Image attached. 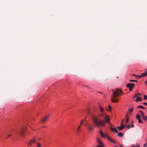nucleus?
Here are the masks:
<instances>
[{
    "instance_id": "nucleus-32",
    "label": "nucleus",
    "mask_w": 147,
    "mask_h": 147,
    "mask_svg": "<svg viewBox=\"0 0 147 147\" xmlns=\"http://www.w3.org/2000/svg\"><path fill=\"white\" fill-rule=\"evenodd\" d=\"M147 145V144L146 143H145L144 144V146H143V147H146V146Z\"/></svg>"
},
{
    "instance_id": "nucleus-18",
    "label": "nucleus",
    "mask_w": 147,
    "mask_h": 147,
    "mask_svg": "<svg viewBox=\"0 0 147 147\" xmlns=\"http://www.w3.org/2000/svg\"><path fill=\"white\" fill-rule=\"evenodd\" d=\"M141 94L140 93H138L136 94H135V95L134 96H133V98H137L138 97V96H140L141 95Z\"/></svg>"
},
{
    "instance_id": "nucleus-29",
    "label": "nucleus",
    "mask_w": 147,
    "mask_h": 147,
    "mask_svg": "<svg viewBox=\"0 0 147 147\" xmlns=\"http://www.w3.org/2000/svg\"><path fill=\"white\" fill-rule=\"evenodd\" d=\"M140 112L141 113V114L142 115V116H143L144 115V114L142 111L141 110L140 111Z\"/></svg>"
},
{
    "instance_id": "nucleus-49",
    "label": "nucleus",
    "mask_w": 147,
    "mask_h": 147,
    "mask_svg": "<svg viewBox=\"0 0 147 147\" xmlns=\"http://www.w3.org/2000/svg\"><path fill=\"white\" fill-rule=\"evenodd\" d=\"M146 139L147 140V138H146Z\"/></svg>"
},
{
    "instance_id": "nucleus-16",
    "label": "nucleus",
    "mask_w": 147,
    "mask_h": 147,
    "mask_svg": "<svg viewBox=\"0 0 147 147\" xmlns=\"http://www.w3.org/2000/svg\"><path fill=\"white\" fill-rule=\"evenodd\" d=\"M137 98L136 100V101H141L142 100V98H141L138 97Z\"/></svg>"
},
{
    "instance_id": "nucleus-20",
    "label": "nucleus",
    "mask_w": 147,
    "mask_h": 147,
    "mask_svg": "<svg viewBox=\"0 0 147 147\" xmlns=\"http://www.w3.org/2000/svg\"><path fill=\"white\" fill-rule=\"evenodd\" d=\"M142 77H144L146 76H147V73H143L142 74H141Z\"/></svg>"
},
{
    "instance_id": "nucleus-5",
    "label": "nucleus",
    "mask_w": 147,
    "mask_h": 147,
    "mask_svg": "<svg viewBox=\"0 0 147 147\" xmlns=\"http://www.w3.org/2000/svg\"><path fill=\"white\" fill-rule=\"evenodd\" d=\"M97 142L99 144V145L97 146V147H105L103 144L101 142L100 139H98Z\"/></svg>"
},
{
    "instance_id": "nucleus-37",
    "label": "nucleus",
    "mask_w": 147,
    "mask_h": 147,
    "mask_svg": "<svg viewBox=\"0 0 147 147\" xmlns=\"http://www.w3.org/2000/svg\"><path fill=\"white\" fill-rule=\"evenodd\" d=\"M104 115L103 114H101L99 115L100 117H103V116Z\"/></svg>"
},
{
    "instance_id": "nucleus-22",
    "label": "nucleus",
    "mask_w": 147,
    "mask_h": 147,
    "mask_svg": "<svg viewBox=\"0 0 147 147\" xmlns=\"http://www.w3.org/2000/svg\"><path fill=\"white\" fill-rule=\"evenodd\" d=\"M143 119L144 120L146 121L147 120V116L143 115Z\"/></svg>"
},
{
    "instance_id": "nucleus-30",
    "label": "nucleus",
    "mask_w": 147,
    "mask_h": 147,
    "mask_svg": "<svg viewBox=\"0 0 147 147\" xmlns=\"http://www.w3.org/2000/svg\"><path fill=\"white\" fill-rule=\"evenodd\" d=\"M32 142L30 141L29 142V143L28 144V146H31V145Z\"/></svg>"
},
{
    "instance_id": "nucleus-42",
    "label": "nucleus",
    "mask_w": 147,
    "mask_h": 147,
    "mask_svg": "<svg viewBox=\"0 0 147 147\" xmlns=\"http://www.w3.org/2000/svg\"><path fill=\"white\" fill-rule=\"evenodd\" d=\"M145 71L146 73H147V69H146Z\"/></svg>"
},
{
    "instance_id": "nucleus-43",
    "label": "nucleus",
    "mask_w": 147,
    "mask_h": 147,
    "mask_svg": "<svg viewBox=\"0 0 147 147\" xmlns=\"http://www.w3.org/2000/svg\"><path fill=\"white\" fill-rule=\"evenodd\" d=\"M133 121H131V123H133Z\"/></svg>"
},
{
    "instance_id": "nucleus-46",
    "label": "nucleus",
    "mask_w": 147,
    "mask_h": 147,
    "mask_svg": "<svg viewBox=\"0 0 147 147\" xmlns=\"http://www.w3.org/2000/svg\"><path fill=\"white\" fill-rule=\"evenodd\" d=\"M40 139H41V138H39V139H38V140H40Z\"/></svg>"
},
{
    "instance_id": "nucleus-23",
    "label": "nucleus",
    "mask_w": 147,
    "mask_h": 147,
    "mask_svg": "<svg viewBox=\"0 0 147 147\" xmlns=\"http://www.w3.org/2000/svg\"><path fill=\"white\" fill-rule=\"evenodd\" d=\"M30 141L32 143H35L36 142V140L34 138L33 139L31 140Z\"/></svg>"
},
{
    "instance_id": "nucleus-3",
    "label": "nucleus",
    "mask_w": 147,
    "mask_h": 147,
    "mask_svg": "<svg viewBox=\"0 0 147 147\" xmlns=\"http://www.w3.org/2000/svg\"><path fill=\"white\" fill-rule=\"evenodd\" d=\"M135 85L134 83H128L126 85V87L129 88L130 91H131Z\"/></svg>"
},
{
    "instance_id": "nucleus-45",
    "label": "nucleus",
    "mask_w": 147,
    "mask_h": 147,
    "mask_svg": "<svg viewBox=\"0 0 147 147\" xmlns=\"http://www.w3.org/2000/svg\"><path fill=\"white\" fill-rule=\"evenodd\" d=\"M145 83H146V84H147V81H146V82Z\"/></svg>"
},
{
    "instance_id": "nucleus-21",
    "label": "nucleus",
    "mask_w": 147,
    "mask_h": 147,
    "mask_svg": "<svg viewBox=\"0 0 147 147\" xmlns=\"http://www.w3.org/2000/svg\"><path fill=\"white\" fill-rule=\"evenodd\" d=\"M133 109L132 107H131L130 109H129V113L130 114V112H132L133 111Z\"/></svg>"
},
{
    "instance_id": "nucleus-27",
    "label": "nucleus",
    "mask_w": 147,
    "mask_h": 147,
    "mask_svg": "<svg viewBox=\"0 0 147 147\" xmlns=\"http://www.w3.org/2000/svg\"><path fill=\"white\" fill-rule=\"evenodd\" d=\"M129 81L130 82H137L138 81L137 80H129Z\"/></svg>"
},
{
    "instance_id": "nucleus-19",
    "label": "nucleus",
    "mask_w": 147,
    "mask_h": 147,
    "mask_svg": "<svg viewBox=\"0 0 147 147\" xmlns=\"http://www.w3.org/2000/svg\"><path fill=\"white\" fill-rule=\"evenodd\" d=\"M117 133H118V136L120 137H121L123 136V134H122V133L121 132H120L119 133H118V132Z\"/></svg>"
},
{
    "instance_id": "nucleus-17",
    "label": "nucleus",
    "mask_w": 147,
    "mask_h": 147,
    "mask_svg": "<svg viewBox=\"0 0 147 147\" xmlns=\"http://www.w3.org/2000/svg\"><path fill=\"white\" fill-rule=\"evenodd\" d=\"M86 118H87V117H86V118H85L84 119H83V120H82L81 121V123H80V125H81H81H82V124H83V122H84V121H85V120H86Z\"/></svg>"
},
{
    "instance_id": "nucleus-39",
    "label": "nucleus",
    "mask_w": 147,
    "mask_h": 147,
    "mask_svg": "<svg viewBox=\"0 0 147 147\" xmlns=\"http://www.w3.org/2000/svg\"><path fill=\"white\" fill-rule=\"evenodd\" d=\"M132 75L133 76H135V77H137V75H135V74H132Z\"/></svg>"
},
{
    "instance_id": "nucleus-35",
    "label": "nucleus",
    "mask_w": 147,
    "mask_h": 147,
    "mask_svg": "<svg viewBox=\"0 0 147 147\" xmlns=\"http://www.w3.org/2000/svg\"><path fill=\"white\" fill-rule=\"evenodd\" d=\"M109 111H110L111 109V107L110 105H109Z\"/></svg>"
},
{
    "instance_id": "nucleus-6",
    "label": "nucleus",
    "mask_w": 147,
    "mask_h": 147,
    "mask_svg": "<svg viewBox=\"0 0 147 147\" xmlns=\"http://www.w3.org/2000/svg\"><path fill=\"white\" fill-rule=\"evenodd\" d=\"M49 115H47L41 119V122L42 123H45L46 122L48 119H49Z\"/></svg>"
},
{
    "instance_id": "nucleus-4",
    "label": "nucleus",
    "mask_w": 147,
    "mask_h": 147,
    "mask_svg": "<svg viewBox=\"0 0 147 147\" xmlns=\"http://www.w3.org/2000/svg\"><path fill=\"white\" fill-rule=\"evenodd\" d=\"M86 125L87 126L86 128L89 132H91L94 130V128L92 125L89 124H86Z\"/></svg>"
},
{
    "instance_id": "nucleus-11",
    "label": "nucleus",
    "mask_w": 147,
    "mask_h": 147,
    "mask_svg": "<svg viewBox=\"0 0 147 147\" xmlns=\"http://www.w3.org/2000/svg\"><path fill=\"white\" fill-rule=\"evenodd\" d=\"M140 116L138 115H137L136 116V118L138 119V122L139 123H142V121L140 119Z\"/></svg>"
},
{
    "instance_id": "nucleus-31",
    "label": "nucleus",
    "mask_w": 147,
    "mask_h": 147,
    "mask_svg": "<svg viewBox=\"0 0 147 147\" xmlns=\"http://www.w3.org/2000/svg\"><path fill=\"white\" fill-rule=\"evenodd\" d=\"M11 136V135H9L7 137H6L5 138L6 139H7V138H9Z\"/></svg>"
},
{
    "instance_id": "nucleus-15",
    "label": "nucleus",
    "mask_w": 147,
    "mask_h": 147,
    "mask_svg": "<svg viewBox=\"0 0 147 147\" xmlns=\"http://www.w3.org/2000/svg\"><path fill=\"white\" fill-rule=\"evenodd\" d=\"M125 117L126 118V120H125V122H126V123H127L129 121V117L127 115V114L126 115Z\"/></svg>"
},
{
    "instance_id": "nucleus-8",
    "label": "nucleus",
    "mask_w": 147,
    "mask_h": 147,
    "mask_svg": "<svg viewBox=\"0 0 147 147\" xmlns=\"http://www.w3.org/2000/svg\"><path fill=\"white\" fill-rule=\"evenodd\" d=\"M106 117H104V119L105 120V121L107 123H109L110 120V119L109 118L108 116L106 115Z\"/></svg>"
},
{
    "instance_id": "nucleus-14",
    "label": "nucleus",
    "mask_w": 147,
    "mask_h": 147,
    "mask_svg": "<svg viewBox=\"0 0 147 147\" xmlns=\"http://www.w3.org/2000/svg\"><path fill=\"white\" fill-rule=\"evenodd\" d=\"M81 125H80L79 126H78V128L76 131L77 132H78L80 131L81 129Z\"/></svg>"
},
{
    "instance_id": "nucleus-40",
    "label": "nucleus",
    "mask_w": 147,
    "mask_h": 147,
    "mask_svg": "<svg viewBox=\"0 0 147 147\" xmlns=\"http://www.w3.org/2000/svg\"><path fill=\"white\" fill-rule=\"evenodd\" d=\"M143 104H144V105H147V103H146V102H144L143 103Z\"/></svg>"
},
{
    "instance_id": "nucleus-26",
    "label": "nucleus",
    "mask_w": 147,
    "mask_h": 147,
    "mask_svg": "<svg viewBox=\"0 0 147 147\" xmlns=\"http://www.w3.org/2000/svg\"><path fill=\"white\" fill-rule=\"evenodd\" d=\"M36 144L37 147H41V145L39 143H37Z\"/></svg>"
},
{
    "instance_id": "nucleus-7",
    "label": "nucleus",
    "mask_w": 147,
    "mask_h": 147,
    "mask_svg": "<svg viewBox=\"0 0 147 147\" xmlns=\"http://www.w3.org/2000/svg\"><path fill=\"white\" fill-rule=\"evenodd\" d=\"M25 132V127H24L22 129L19 131V133L22 136H24V134Z\"/></svg>"
},
{
    "instance_id": "nucleus-48",
    "label": "nucleus",
    "mask_w": 147,
    "mask_h": 147,
    "mask_svg": "<svg viewBox=\"0 0 147 147\" xmlns=\"http://www.w3.org/2000/svg\"><path fill=\"white\" fill-rule=\"evenodd\" d=\"M112 91H113V89H112Z\"/></svg>"
},
{
    "instance_id": "nucleus-41",
    "label": "nucleus",
    "mask_w": 147,
    "mask_h": 147,
    "mask_svg": "<svg viewBox=\"0 0 147 147\" xmlns=\"http://www.w3.org/2000/svg\"><path fill=\"white\" fill-rule=\"evenodd\" d=\"M134 126V125L133 124H132L131 125V127H133Z\"/></svg>"
},
{
    "instance_id": "nucleus-12",
    "label": "nucleus",
    "mask_w": 147,
    "mask_h": 147,
    "mask_svg": "<svg viewBox=\"0 0 147 147\" xmlns=\"http://www.w3.org/2000/svg\"><path fill=\"white\" fill-rule=\"evenodd\" d=\"M106 136H107V138L110 141H111V142H113V143H115V141L114 140H112L111 139L109 136H108L107 134H106Z\"/></svg>"
},
{
    "instance_id": "nucleus-10",
    "label": "nucleus",
    "mask_w": 147,
    "mask_h": 147,
    "mask_svg": "<svg viewBox=\"0 0 147 147\" xmlns=\"http://www.w3.org/2000/svg\"><path fill=\"white\" fill-rule=\"evenodd\" d=\"M111 130L112 131H115L116 133H118L117 130L115 128L112 127H110Z\"/></svg>"
},
{
    "instance_id": "nucleus-34",
    "label": "nucleus",
    "mask_w": 147,
    "mask_h": 147,
    "mask_svg": "<svg viewBox=\"0 0 147 147\" xmlns=\"http://www.w3.org/2000/svg\"><path fill=\"white\" fill-rule=\"evenodd\" d=\"M137 77H138V78H141V77H142V75H141V76H139V75H137Z\"/></svg>"
},
{
    "instance_id": "nucleus-25",
    "label": "nucleus",
    "mask_w": 147,
    "mask_h": 147,
    "mask_svg": "<svg viewBox=\"0 0 147 147\" xmlns=\"http://www.w3.org/2000/svg\"><path fill=\"white\" fill-rule=\"evenodd\" d=\"M137 108H141L142 109H144V107H143L142 106H141V105H139V106H138L137 107Z\"/></svg>"
},
{
    "instance_id": "nucleus-38",
    "label": "nucleus",
    "mask_w": 147,
    "mask_h": 147,
    "mask_svg": "<svg viewBox=\"0 0 147 147\" xmlns=\"http://www.w3.org/2000/svg\"><path fill=\"white\" fill-rule=\"evenodd\" d=\"M127 127V128L128 129H129L130 128V127L129 126V125H128L127 126V127Z\"/></svg>"
},
{
    "instance_id": "nucleus-47",
    "label": "nucleus",
    "mask_w": 147,
    "mask_h": 147,
    "mask_svg": "<svg viewBox=\"0 0 147 147\" xmlns=\"http://www.w3.org/2000/svg\"><path fill=\"white\" fill-rule=\"evenodd\" d=\"M114 147H117V146H114Z\"/></svg>"
},
{
    "instance_id": "nucleus-2",
    "label": "nucleus",
    "mask_w": 147,
    "mask_h": 147,
    "mask_svg": "<svg viewBox=\"0 0 147 147\" xmlns=\"http://www.w3.org/2000/svg\"><path fill=\"white\" fill-rule=\"evenodd\" d=\"M122 91L119 89H116L114 92L113 94V97L111 99V101L113 102H117L118 101L117 99H115V98H116L117 96L120 95L122 93Z\"/></svg>"
},
{
    "instance_id": "nucleus-1",
    "label": "nucleus",
    "mask_w": 147,
    "mask_h": 147,
    "mask_svg": "<svg viewBox=\"0 0 147 147\" xmlns=\"http://www.w3.org/2000/svg\"><path fill=\"white\" fill-rule=\"evenodd\" d=\"M92 118L94 126L98 127L100 126L102 127L105 126V121L102 120H99L97 117L93 115H92Z\"/></svg>"
},
{
    "instance_id": "nucleus-13",
    "label": "nucleus",
    "mask_w": 147,
    "mask_h": 147,
    "mask_svg": "<svg viewBox=\"0 0 147 147\" xmlns=\"http://www.w3.org/2000/svg\"><path fill=\"white\" fill-rule=\"evenodd\" d=\"M125 127V126H123V125H121L120 127H117V128L119 129V130H122Z\"/></svg>"
},
{
    "instance_id": "nucleus-28",
    "label": "nucleus",
    "mask_w": 147,
    "mask_h": 147,
    "mask_svg": "<svg viewBox=\"0 0 147 147\" xmlns=\"http://www.w3.org/2000/svg\"><path fill=\"white\" fill-rule=\"evenodd\" d=\"M147 99V96L145 95H144V99L146 100Z\"/></svg>"
},
{
    "instance_id": "nucleus-24",
    "label": "nucleus",
    "mask_w": 147,
    "mask_h": 147,
    "mask_svg": "<svg viewBox=\"0 0 147 147\" xmlns=\"http://www.w3.org/2000/svg\"><path fill=\"white\" fill-rule=\"evenodd\" d=\"M99 108L100 109V110L101 112H102L104 111V110L103 109V108L100 106H99Z\"/></svg>"
},
{
    "instance_id": "nucleus-36",
    "label": "nucleus",
    "mask_w": 147,
    "mask_h": 147,
    "mask_svg": "<svg viewBox=\"0 0 147 147\" xmlns=\"http://www.w3.org/2000/svg\"><path fill=\"white\" fill-rule=\"evenodd\" d=\"M124 121V119H123V120H122V121H121V125H123V122H122V121Z\"/></svg>"
},
{
    "instance_id": "nucleus-9",
    "label": "nucleus",
    "mask_w": 147,
    "mask_h": 147,
    "mask_svg": "<svg viewBox=\"0 0 147 147\" xmlns=\"http://www.w3.org/2000/svg\"><path fill=\"white\" fill-rule=\"evenodd\" d=\"M100 134L101 135V136L103 138H105L106 137H107V136H106V135L107 134H103V133L101 130H100Z\"/></svg>"
},
{
    "instance_id": "nucleus-33",
    "label": "nucleus",
    "mask_w": 147,
    "mask_h": 147,
    "mask_svg": "<svg viewBox=\"0 0 147 147\" xmlns=\"http://www.w3.org/2000/svg\"><path fill=\"white\" fill-rule=\"evenodd\" d=\"M140 146L139 145H137V146H133L132 147H139Z\"/></svg>"
},
{
    "instance_id": "nucleus-44",
    "label": "nucleus",
    "mask_w": 147,
    "mask_h": 147,
    "mask_svg": "<svg viewBox=\"0 0 147 147\" xmlns=\"http://www.w3.org/2000/svg\"><path fill=\"white\" fill-rule=\"evenodd\" d=\"M126 125L125 124V125H123V126H125V127L126 126Z\"/></svg>"
}]
</instances>
